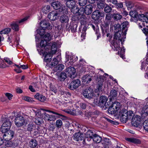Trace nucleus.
Listing matches in <instances>:
<instances>
[{
	"mask_svg": "<svg viewBox=\"0 0 148 148\" xmlns=\"http://www.w3.org/2000/svg\"><path fill=\"white\" fill-rule=\"evenodd\" d=\"M40 27L38 31V33L41 36V42H40L41 49L40 53L43 58L44 61L46 62V21L44 20L42 21L40 23Z\"/></svg>",
	"mask_w": 148,
	"mask_h": 148,
	"instance_id": "obj_1",
	"label": "nucleus"
},
{
	"mask_svg": "<svg viewBox=\"0 0 148 148\" xmlns=\"http://www.w3.org/2000/svg\"><path fill=\"white\" fill-rule=\"evenodd\" d=\"M53 33L51 31L49 33H47V41H49L53 39ZM47 49L49 48H50L51 49L49 51L47 52V57L49 56L50 59L52 58L53 55L55 54L57 50V44L55 42H47Z\"/></svg>",
	"mask_w": 148,
	"mask_h": 148,
	"instance_id": "obj_2",
	"label": "nucleus"
},
{
	"mask_svg": "<svg viewBox=\"0 0 148 148\" xmlns=\"http://www.w3.org/2000/svg\"><path fill=\"white\" fill-rule=\"evenodd\" d=\"M125 38L121 36L120 32H116L114 34V39L111 42L112 47L114 50L119 51L120 49V41L122 44L123 42L124 41V39Z\"/></svg>",
	"mask_w": 148,
	"mask_h": 148,
	"instance_id": "obj_3",
	"label": "nucleus"
},
{
	"mask_svg": "<svg viewBox=\"0 0 148 148\" xmlns=\"http://www.w3.org/2000/svg\"><path fill=\"white\" fill-rule=\"evenodd\" d=\"M119 115L120 117L121 121L122 122L125 123L128 120L131 119L132 118L133 114L132 111H127L126 110L124 109L120 112Z\"/></svg>",
	"mask_w": 148,
	"mask_h": 148,
	"instance_id": "obj_4",
	"label": "nucleus"
},
{
	"mask_svg": "<svg viewBox=\"0 0 148 148\" xmlns=\"http://www.w3.org/2000/svg\"><path fill=\"white\" fill-rule=\"evenodd\" d=\"M14 122L17 127H22L25 128L26 125L29 123V121L28 119H25L23 116H19L16 117Z\"/></svg>",
	"mask_w": 148,
	"mask_h": 148,
	"instance_id": "obj_5",
	"label": "nucleus"
},
{
	"mask_svg": "<svg viewBox=\"0 0 148 148\" xmlns=\"http://www.w3.org/2000/svg\"><path fill=\"white\" fill-rule=\"evenodd\" d=\"M120 106V103L118 101L114 102L110 106H108V112L112 114H114L119 110Z\"/></svg>",
	"mask_w": 148,
	"mask_h": 148,
	"instance_id": "obj_6",
	"label": "nucleus"
},
{
	"mask_svg": "<svg viewBox=\"0 0 148 148\" xmlns=\"http://www.w3.org/2000/svg\"><path fill=\"white\" fill-rule=\"evenodd\" d=\"M50 58L49 56L47 57V66L50 68H52L57 65L61 59V56H58L56 58H54L51 63L49 64V63H48V62H50L52 58H51L50 59Z\"/></svg>",
	"mask_w": 148,
	"mask_h": 148,
	"instance_id": "obj_7",
	"label": "nucleus"
},
{
	"mask_svg": "<svg viewBox=\"0 0 148 148\" xmlns=\"http://www.w3.org/2000/svg\"><path fill=\"white\" fill-rule=\"evenodd\" d=\"M51 5L54 9L56 10L59 9V11L60 12L66 13V10L65 12L64 11L65 10V6L62 5L59 1L54 2L51 3Z\"/></svg>",
	"mask_w": 148,
	"mask_h": 148,
	"instance_id": "obj_8",
	"label": "nucleus"
},
{
	"mask_svg": "<svg viewBox=\"0 0 148 148\" xmlns=\"http://www.w3.org/2000/svg\"><path fill=\"white\" fill-rule=\"evenodd\" d=\"M108 98L106 97L105 96H101L99 99V100L98 103H97V104L101 108L104 107V106L106 108H108V107L109 105L108 103H107Z\"/></svg>",
	"mask_w": 148,
	"mask_h": 148,
	"instance_id": "obj_9",
	"label": "nucleus"
},
{
	"mask_svg": "<svg viewBox=\"0 0 148 148\" xmlns=\"http://www.w3.org/2000/svg\"><path fill=\"white\" fill-rule=\"evenodd\" d=\"M28 17H27L19 21L12 22L10 24L11 28L15 31H17L19 30L18 23H22L27 20Z\"/></svg>",
	"mask_w": 148,
	"mask_h": 148,
	"instance_id": "obj_10",
	"label": "nucleus"
},
{
	"mask_svg": "<svg viewBox=\"0 0 148 148\" xmlns=\"http://www.w3.org/2000/svg\"><path fill=\"white\" fill-rule=\"evenodd\" d=\"M11 126V123L9 119H7L4 122L1 127V131L2 132H7L9 130Z\"/></svg>",
	"mask_w": 148,
	"mask_h": 148,
	"instance_id": "obj_11",
	"label": "nucleus"
},
{
	"mask_svg": "<svg viewBox=\"0 0 148 148\" xmlns=\"http://www.w3.org/2000/svg\"><path fill=\"white\" fill-rule=\"evenodd\" d=\"M121 31H120L118 32H120L121 36L125 38L126 32L129 27V23L127 21L124 22L121 24Z\"/></svg>",
	"mask_w": 148,
	"mask_h": 148,
	"instance_id": "obj_12",
	"label": "nucleus"
},
{
	"mask_svg": "<svg viewBox=\"0 0 148 148\" xmlns=\"http://www.w3.org/2000/svg\"><path fill=\"white\" fill-rule=\"evenodd\" d=\"M75 69L73 67L69 66L66 70L67 75L72 79L74 78L76 76L75 74Z\"/></svg>",
	"mask_w": 148,
	"mask_h": 148,
	"instance_id": "obj_13",
	"label": "nucleus"
},
{
	"mask_svg": "<svg viewBox=\"0 0 148 148\" xmlns=\"http://www.w3.org/2000/svg\"><path fill=\"white\" fill-rule=\"evenodd\" d=\"M2 132L4 133L3 135V137L5 141L10 140L13 138L14 135V132L11 130H8L7 132Z\"/></svg>",
	"mask_w": 148,
	"mask_h": 148,
	"instance_id": "obj_14",
	"label": "nucleus"
},
{
	"mask_svg": "<svg viewBox=\"0 0 148 148\" xmlns=\"http://www.w3.org/2000/svg\"><path fill=\"white\" fill-rule=\"evenodd\" d=\"M81 84V81L79 79L72 81L69 86V88L71 90L75 89L79 86Z\"/></svg>",
	"mask_w": 148,
	"mask_h": 148,
	"instance_id": "obj_15",
	"label": "nucleus"
},
{
	"mask_svg": "<svg viewBox=\"0 0 148 148\" xmlns=\"http://www.w3.org/2000/svg\"><path fill=\"white\" fill-rule=\"evenodd\" d=\"M97 81L98 82L97 88L99 91H101L102 88V86L104 80L101 76H99L97 77Z\"/></svg>",
	"mask_w": 148,
	"mask_h": 148,
	"instance_id": "obj_16",
	"label": "nucleus"
},
{
	"mask_svg": "<svg viewBox=\"0 0 148 148\" xmlns=\"http://www.w3.org/2000/svg\"><path fill=\"white\" fill-rule=\"evenodd\" d=\"M93 94V90L91 89H86L83 92V95L84 97L87 98H92Z\"/></svg>",
	"mask_w": 148,
	"mask_h": 148,
	"instance_id": "obj_17",
	"label": "nucleus"
},
{
	"mask_svg": "<svg viewBox=\"0 0 148 148\" xmlns=\"http://www.w3.org/2000/svg\"><path fill=\"white\" fill-rule=\"evenodd\" d=\"M104 16V13L101 14L98 10H95L93 12L92 15V18L95 20L99 19L100 17H103Z\"/></svg>",
	"mask_w": 148,
	"mask_h": 148,
	"instance_id": "obj_18",
	"label": "nucleus"
},
{
	"mask_svg": "<svg viewBox=\"0 0 148 148\" xmlns=\"http://www.w3.org/2000/svg\"><path fill=\"white\" fill-rule=\"evenodd\" d=\"M141 122V119L139 116H136L132 119V124L134 127H138L140 125Z\"/></svg>",
	"mask_w": 148,
	"mask_h": 148,
	"instance_id": "obj_19",
	"label": "nucleus"
},
{
	"mask_svg": "<svg viewBox=\"0 0 148 148\" xmlns=\"http://www.w3.org/2000/svg\"><path fill=\"white\" fill-rule=\"evenodd\" d=\"M49 18L52 21H55L58 17V13L56 10L50 12L48 15Z\"/></svg>",
	"mask_w": 148,
	"mask_h": 148,
	"instance_id": "obj_20",
	"label": "nucleus"
},
{
	"mask_svg": "<svg viewBox=\"0 0 148 148\" xmlns=\"http://www.w3.org/2000/svg\"><path fill=\"white\" fill-rule=\"evenodd\" d=\"M92 76L88 74H87L83 76L82 78V82L87 84L90 83L92 80Z\"/></svg>",
	"mask_w": 148,
	"mask_h": 148,
	"instance_id": "obj_21",
	"label": "nucleus"
},
{
	"mask_svg": "<svg viewBox=\"0 0 148 148\" xmlns=\"http://www.w3.org/2000/svg\"><path fill=\"white\" fill-rule=\"evenodd\" d=\"M84 135L83 134L78 132L75 133L74 135L73 139L76 141H78L82 140L84 138Z\"/></svg>",
	"mask_w": 148,
	"mask_h": 148,
	"instance_id": "obj_22",
	"label": "nucleus"
},
{
	"mask_svg": "<svg viewBox=\"0 0 148 148\" xmlns=\"http://www.w3.org/2000/svg\"><path fill=\"white\" fill-rule=\"evenodd\" d=\"M60 92L62 98L63 99L65 100H67V99L71 96V94L69 92L62 90H60Z\"/></svg>",
	"mask_w": 148,
	"mask_h": 148,
	"instance_id": "obj_23",
	"label": "nucleus"
},
{
	"mask_svg": "<svg viewBox=\"0 0 148 148\" xmlns=\"http://www.w3.org/2000/svg\"><path fill=\"white\" fill-rule=\"evenodd\" d=\"M92 8L93 7L92 5H87L84 8L85 13L87 15L90 14L92 11Z\"/></svg>",
	"mask_w": 148,
	"mask_h": 148,
	"instance_id": "obj_24",
	"label": "nucleus"
},
{
	"mask_svg": "<svg viewBox=\"0 0 148 148\" xmlns=\"http://www.w3.org/2000/svg\"><path fill=\"white\" fill-rule=\"evenodd\" d=\"M101 142L103 145V147L104 148H108L109 145L110 144V140L107 138H104L102 140H101Z\"/></svg>",
	"mask_w": 148,
	"mask_h": 148,
	"instance_id": "obj_25",
	"label": "nucleus"
},
{
	"mask_svg": "<svg viewBox=\"0 0 148 148\" xmlns=\"http://www.w3.org/2000/svg\"><path fill=\"white\" fill-rule=\"evenodd\" d=\"M66 5L69 8H72L75 6V3L77 2L75 0H66Z\"/></svg>",
	"mask_w": 148,
	"mask_h": 148,
	"instance_id": "obj_26",
	"label": "nucleus"
},
{
	"mask_svg": "<svg viewBox=\"0 0 148 148\" xmlns=\"http://www.w3.org/2000/svg\"><path fill=\"white\" fill-rule=\"evenodd\" d=\"M34 97L38 100L43 102L45 101L46 98L45 97L42 95L39 94V93H37L34 96Z\"/></svg>",
	"mask_w": 148,
	"mask_h": 148,
	"instance_id": "obj_27",
	"label": "nucleus"
},
{
	"mask_svg": "<svg viewBox=\"0 0 148 148\" xmlns=\"http://www.w3.org/2000/svg\"><path fill=\"white\" fill-rule=\"evenodd\" d=\"M92 139L94 142L97 143H99L102 140L101 137L96 134H94Z\"/></svg>",
	"mask_w": 148,
	"mask_h": 148,
	"instance_id": "obj_28",
	"label": "nucleus"
},
{
	"mask_svg": "<svg viewBox=\"0 0 148 148\" xmlns=\"http://www.w3.org/2000/svg\"><path fill=\"white\" fill-rule=\"evenodd\" d=\"M60 20L61 23H67L69 21L68 16L65 15H62L60 17Z\"/></svg>",
	"mask_w": 148,
	"mask_h": 148,
	"instance_id": "obj_29",
	"label": "nucleus"
},
{
	"mask_svg": "<svg viewBox=\"0 0 148 148\" xmlns=\"http://www.w3.org/2000/svg\"><path fill=\"white\" fill-rule=\"evenodd\" d=\"M105 1V0H97V7L99 9L103 8L105 6V4L103 2Z\"/></svg>",
	"mask_w": 148,
	"mask_h": 148,
	"instance_id": "obj_30",
	"label": "nucleus"
},
{
	"mask_svg": "<svg viewBox=\"0 0 148 148\" xmlns=\"http://www.w3.org/2000/svg\"><path fill=\"white\" fill-rule=\"evenodd\" d=\"M127 141L129 142L133 143L136 144H139L140 141L138 139L132 138H127L126 139Z\"/></svg>",
	"mask_w": 148,
	"mask_h": 148,
	"instance_id": "obj_31",
	"label": "nucleus"
},
{
	"mask_svg": "<svg viewBox=\"0 0 148 148\" xmlns=\"http://www.w3.org/2000/svg\"><path fill=\"white\" fill-rule=\"evenodd\" d=\"M113 18L115 21H118L121 20L122 18V15L119 13H117L113 14Z\"/></svg>",
	"mask_w": 148,
	"mask_h": 148,
	"instance_id": "obj_32",
	"label": "nucleus"
},
{
	"mask_svg": "<svg viewBox=\"0 0 148 148\" xmlns=\"http://www.w3.org/2000/svg\"><path fill=\"white\" fill-rule=\"evenodd\" d=\"M94 134L93 132L90 130H88L85 134L86 138H89L90 139H92L94 136Z\"/></svg>",
	"mask_w": 148,
	"mask_h": 148,
	"instance_id": "obj_33",
	"label": "nucleus"
},
{
	"mask_svg": "<svg viewBox=\"0 0 148 148\" xmlns=\"http://www.w3.org/2000/svg\"><path fill=\"white\" fill-rule=\"evenodd\" d=\"M37 141L35 139H31L29 142V146L31 148H34L37 145Z\"/></svg>",
	"mask_w": 148,
	"mask_h": 148,
	"instance_id": "obj_34",
	"label": "nucleus"
},
{
	"mask_svg": "<svg viewBox=\"0 0 148 148\" xmlns=\"http://www.w3.org/2000/svg\"><path fill=\"white\" fill-rule=\"evenodd\" d=\"M56 119V118L55 116L47 114V121L51 122V123H53V121Z\"/></svg>",
	"mask_w": 148,
	"mask_h": 148,
	"instance_id": "obj_35",
	"label": "nucleus"
},
{
	"mask_svg": "<svg viewBox=\"0 0 148 148\" xmlns=\"http://www.w3.org/2000/svg\"><path fill=\"white\" fill-rule=\"evenodd\" d=\"M46 7L45 6L42 7L41 12L40 13L41 15V17L42 18H45L46 17Z\"/></svg>",
	"mask_w": 148,
	"mask_h": 148,
	"instance_id": "obj_36",
	"label": "nucleus"
},
{
	"mask_svg": "<svg viewBox=\"0 0 148 148\" xmlns=\"http://www.w3.org/2000/svg\"><path fill=\"white\" fill-rule=\"evenodd\" d=\"M117 92L115 90H111L110 92V96L111 99H114L117 96Z\"/></svg>",
	"mask_w": 148,
	"mask_h": 148,
	"instance_id": "obj_37",
	"label": "nucleus"
},
{
	"mask_svg": "<svg viewBox=\"0 0 148 148\" xmlns=\"http://www.w3.org/2000/svg\"><path fill=\"white\" fill-rule=\"evenodd\" d=\"M144 18H143V20L142 24L143 26H146L147 27H148V18L144 16V15H142Z\"/></svg>",
	"mask_w": 148,
	"mask_h": 148,
	"instance_id": "obj_38",
	"label": "nucleus"
},
{
	"mask_svg": "<svg viewBox=\"0 0 148 148\" xmlns=\"http://www.w3.org/2000/svg\"><path fill=\"white\" fill-rule=\"evenodd\" d=\"M49 87L50 90L52 91L55 94H56L58 92V90L56 87L52 85L51 83L49 84Z\"/></svg>",
	"mask_w": 148,
	"mask_h": 148,
	"instance_id": "obj_39",
	"label": "nucleus"
},
{
	"mask_svg": "<svg viewBox=\"0 0 148 148\" xmlns=\"http://www.w3.org/2000/svg\"><path fill=\"white\" fill-rule=\"evenodd\" d=\"M63 123L61 119L57 120L56 122V126L57 128H59L62 127Z\"/></svg>",
	"mask_w": 148,
	"mask_h": 148,
	"instance_id": "obj_40",
	"label": "nucleus"
},
{
	"mask_svg": "<svg viewBox=\"0 0 148 148\" xmlns=\"http://www.w3.org/2000/svg\"><path fill=\"white\" fill-rule=\"evenodd\" d=\"M64 65L62 64H60L56 67L55 68L54 70L56 71H57V70L60 71L64 69Z\"/></svg>",
	"mask_w": 148,
	"mask_h": 148,
	"instance_id": "obj_41",
	"label": "nucleus"
},
{
	"mask_svg": "<svg viewBox=\"0 0 148 148\" xmlns=\"http://www.w3.org/2000/svg\"><path fill=\"white\" fill-rule=\"evenodd\" d=\"M75 57V56H69L68 59H67L68 61H69V63L70 65H72L74 63L73 60H74V58Z\"/></svg>",
	"mask_w": 148,
	"mask_h": 148,
	"instance_id": "obj_42",
	"label": "nucleus"
},
{
	"mask_svg": "<svg viewBox=\"0 0 148 148\" xmlns=\"http://www.w3.org/2000/svg\"><path fill=\"white\" fill-rule=\"evenodd\" d=\"M34 126L32 123H29L27 126V130L28 131H32L34 129Z\"/></svg>",
	"mask_w": 148,
	"mask_h": 148,
	"instance_id": "obj_43",
	"label": "nucleus"
},
{
	"mask_svg": "<svg viewBox=\"0 0 148 148\" xmlns=\"http://www.w3.org/2000/svg\"><path fill=\"white\" fill-rule=\"evenodd\" d=\"M71 11L74 14H77L78 12L79 8L75 6L71 8Z\"/></svg>",
	"mask_w": 148,
	"mask_h": 148,
	"instance_id": "obj_44",
	"label": "nucleus"
},
{
	"mask_svg": "<svg viewBox=\"0 0 148 148\" xmlns=\"http://www.w3.org/2000/svg\"><path fill=\"white\" fill-rule=\"evenodd\" d=\"M130 15L133 17H136L138 15V12L136 10L131 11L130 12Z\"/></svg>",
	"mask_w": 148,
	"mask_h": 148,
	"instance_id": "obj_45",
	"label": "nucleus"
},
{
	"mask_svg": "<svg viewBox=\"0 0 148 148\" xmlns=\"http://www.w3.org/2000/svg\"><path fill=\"white\" fill-rule=\"evenodd\" d=\"M7 66H8L5 63L4 60L2 59H0V68H4Z\"/></svg>",
	"mask_w": 148,
	"mask_h": 148,
	"instance_id": "obj_46",
	"label": "nucleus"
},
{
	"mask_svg": "<svg viewBox=\"0 0 148 148\" xmlns=\"http://www.w3.org/2000/svg\"><path fill=\"white\" fill-rule=\"evenodd\" d=\"M66 73L63 72H62L60 75V79L61 80H63L65 79L66 77Z\"/></svg>",
	"mask_w": 148,
	"mask_h": 148,
	"instance_id": "obj_47",
	"label": "nucleus"
},
{
	"mask_svg": "<svg viewBox=\"0 0 148 148\" xmlns=\"http://www.w3.org/2000/svg\"><path fill=\"white\" fill-rule=\"evenodd\" d=\"M11 29L10 28H7L2 30L0 32V34H5L8 33L10 31Z\"/></svg>",
	"mask_w": 148,
	"mask_h": 148,
	"instance_id": "obj_48",
	"label": "nucleus"
},
{
	"mask_svg": "<svg viewBox=\"0 0 148 148\" xmlns=\"http://www.w3.org/2000/svg\"><path fill=\"white\" fill-rule=\"evenodd\" d=\"M78 3L81 6H84L87 3V0H79Z\"/></svg>",
	"mask_w": 148,
	"mask_h": 148,
	"instance_id": "obj_49",
	"label": "nucleus"
},
{
	"mask_svg": "<svg viewBox=\"0 0 148 148\" xmlns=\"http://www.w3.org/2000/svg\"><path fill=\"white\" fill-rule=\"evenodd\" d=\"M143 127L144 129L148 131V119L145 120L144 122Z\"/></svg>",
	"mask_w": 148,
	"mask_h": 148,
	"instance_id": "obj_50",
	"label": "nucleus"
},
{
	"mask_svg": "<svg viewBox=\"0 0 148 148\" xmlns=\"http://www.w3.org/2000/svg\"><path fill=\"white\" fill-rule=\"evenodd\" d=\"M23 99L28 102H32L34 101L33 99L28 97H23Z\"/></svg>",
	"mask_w": 148,
	"mask_h": 148,
	"instance_id": "obj_51",
	"label": "nucleus"
},
{
	"mask_svg": "<svg viewBox=\"0 0 148 148\" xmlns=\"http://www.w3.org/2000/svg\"><path fill=\"white\" fill-rule=\"evenodd\" d=\"M84 12H85L84 9V8L82 7L79 9V8L78 12L77 14V15H82Z\"/></svg>",
	"mask_w": 148,
	"mask_h": 148,
	"instance_id": "obj_52",
	"label": "nucleus"
},
{
	"mask_svg": "<svg viewBox=\"0 0 148 148\" xmlns=\"http://www.w3.org/2000/svg\"><path fill=\"white\" fill-rule=\"evenodd\" d=\"M112 9L108 5L105 8L104 11L106 13H109L111 12Z\"/></svg>",
	"mask_w": 148,
	"mask_h": 148,
	"instance_id": "obj_53",
	"label": "nucleus"
},
{
	"mask_svg": "<svg viewBox=\"0 0 148 148\" xmlns=\"http://www.w3.org/2000/svg\"><path fill=\"white\" fill-rule=\"evenodd\" d=\"M77 25L76 24L73 25L72 26H71L70 28L71 31L73 32H74L76 31Z\"/></svg>",
	"mask_w": 148,
	"mask_h": 148,
	"instance_id": "obj_54",
	"label": "nucleus"
},
{
	"mask_svg": "<svg viewBox=\"0 0 148 148\" xmlns=\"http://www.w3.org/2000/svg\"><path fill=\"white\" fill-rule=\"evenodd\" d=\"M115 7L117 9L122 8L123 7V5L122 3L117 2L116 4L115 5Z\"/></svg>",
	"mask_w": 148,
	"mask_h": 148,
	"instance_id": "obj_55",
	"label": "nucleus"
},
{
	"mask_svg": "<svg viewBox=\"0 0 148 148\" xmlns=\"http://www.w3.org/2000/svg\"><path fill=\"white\" fill-rule=\"evenodd\" d=\"M66 112L67 113L73 115H74L75 114V110L71 109L68 108L67 111H66Z\"/></svg>",
	"mask_w": 148,
	"mask_h": 148,
	"instance_id": "obj_56",
	"label": "nucleus"
},
{
	"mask_svg": "<svg viewBox=\"0 0 148 148\" xmlns=\"http://www.w3.org/2000/svg\"><path fill=\"white\" fill-rule=\"evenodd\" d=\"M15 66H17L18 68L21 67V69H27L28 68V66L27 65H20L15 64Z\"/></svg>",
	"mask_w": 148,
	"mask_h": 148,
	"instance_id": "obj_57",
	"label": "nucleus"
},
{
	"mask_svg": "<svg viewBox=\"0 0 148 148\" xmlns=\"http://www.w3.org/2000/svg\"><path fill=\"white\" fill-rule=\"evenodd\" d=\"M51 123L50 125L49 126L48 129L50 131H53V130L55 129V127H54L53 123Z\"/></svg>",
	"mask_w": 148,
	"mask_h": 148,
	"instance_id": "obj_58",
	"label": "nucleus"
},
{
	"mask_svg": "<svg viewBox=\"0 0 148 148\" xmlns=\"http://www.w3.org/2000/svg\"><path fill=\"white\" fill-rule=\"evenodd\" d=\"M80 106L82 109H84L86 108L87 106V104L84 103H81L80 104Z\"/></svg>",
	"mask_w": 148,
	"mask_h": 148,
	"instance_id": "obj_59",
	"label": "nucleus"
},
{
	"mask_svg": "<svg viewBox=\"0 0 148 148\" xmlns=\"http://www.w3.org/2000/svg\"><path fill=\"white\" fill-rule=\"evenodd\" d=\"M5 95L10 100H11L12 99V97L13 96L12 94L8 93H6L5 94Z\"/></svg>",
	"mask_w": 148,
	"mask_h": 148,
	"instance_id": "obj_60",
	"label": "nucleus"
},
{
	"mask_svg": "<svg viewBox=\"0 0 148 148\" xmlns=\"http://www.w3.org/2000/svg\"><path fill=\"white\" fill-rule=\"evenodd\" d=\"M111 17L110 14H108L106 16V20L110 21L111 19Z\"/></svg>",
	"mask_w": 148,
	"mask_h": 148,
	"instance_id": "obj_61",
	"label": "nucleus"
},
{
	"mask_svg": "<svg viewBox=\"0 0 148 148\" xmlns=\"http://www.w3.org/2000/svg\"><path fill=\"white\" fill-rule=\"evenodd\" d=\"M4 60L5 62L9 64H11L12 63V62L9 58H5Z\"/></svg>",
	"mask_w": 148,
	"mask_h": 148,
	"instance_id": "obj_62",
	"label": "nucleus"
},
{
	"mask_svg": "<svg viewBox=\"0 0 148 148\" xmlns=\"http://www.w3.org/2000/svg\"><path fill=\"white\" fill-rule=\"evenodd\" d=\"M127 7L129 8H132L133 6V5L131 2H128L126 4Z\"/></svg>",
	"mask_w": 148,
	"mask_h": 148,
	"instance_id": "obj_63",
	"label": "nucleus"
},
{
	"mask_svg": "<svg viewBox=\"0 0 148 148\" xmlns=\"http://www.w3.org/2000/svg\"><path fill=\"white\" fill-rule=\"evenodd\" d=\"M20 69H21V67L18 68L17 66H16L14 71L18 73H21L22 71Z\"/></svg>",
	"mask_w": 148,
	"mask_h": 148,
	"instance_id": "obj_64",
	"label": "nucleus"
}]
</instances>
